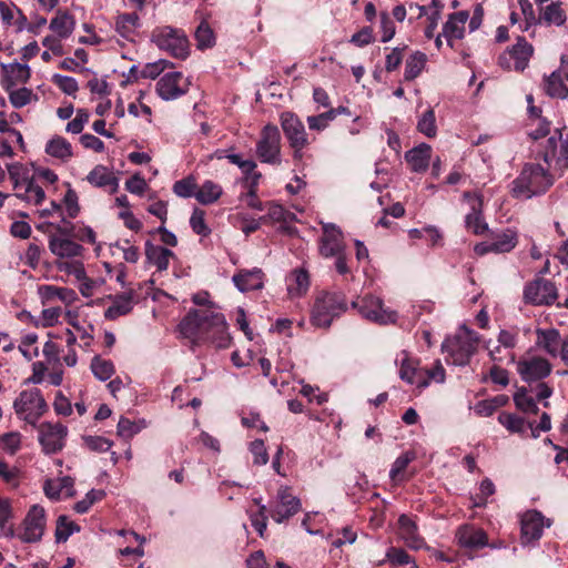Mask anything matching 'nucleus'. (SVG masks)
<instances>
[{"mask_svg":"<svg viewBox=\"0 0 568 568\" xmlns=\"http://www.w3.org/2000/svg\"><path fill=\"white\" fill-rule=\"evenodd\" d=\"M386 559L393 566H406L413 562V558L403 548L389 547L386 551Z\"/></svg>","mask_w":568,"mask_h":568,"instance_id":"obj_57","label":"nucleus"},{"mask_svg":"<svg viewBox=\"0 0 568 568\" xmlns=\"http://www.w3.org/2000/svg\"><path fill=\"white\" fill-rule=\"evenodd\" d=\"M194 38L200 50L212 48L215 44L214 32L205 20H202L196 27Z\"/></svg>","mask_w":568,"mask_h":568,"instance_id":"obj_46","label":"nucleus"},{"mask_svg":"<svg viewBox=\"0 0 568 568\" xmlns=\"http://www.w3.org/2000/svg\"><path fill=\"white\" fill-rule=\"evenodd\" d=\"M45 152L62 161H68L73 154L71 144L62 136L52 138L45 145Z\"/></svg>","mask_w":568,"mask_h":568,"instance_id":"obj_39","label":"nucleus"},{"mask_svg":"<svg viewBox=\"0 0 568 568\" xmlns=\"http://www.w3.org/2000/svg\"><path fill=\"white\" fill-rule=\"evenodd\" d=\"M557 286H525L524 300L535 306H550L558 298Z\"/></svg>","mask_w":568,"mask_h":568,"instance_id":"obj_24","label":"nucleus"},{"mask_svg":"<svg viewBox=\"0 0 568 568\" xmlns=\"http://www.w3.org/2000/svg\"><path fill=\"white\" fill-rule=\"evenodd\" d=\"M38 294L41 298L42 305L44 306L41 313L42 327H51L59 322L61 306L58 305V302L69 306L78 300V294L74 290L61 286H39ZM27 315L30 317L34 326L38 327L40 325L39 321L34 320L31 314L28 313Z\"/></svg>","mask_w":568,"mask_h":568,"instance_id":"obj_2","label":"nucleus"},{"mask_svg":"<svg viewBox=\"0 0 568 568\" xmlns=\"http://www.w3.org/2000/svg\"><path fill=\"white\" fill-rule=\"evenodd\" d=\"M145 255L150 264L156 266L159 271H164L169 266L173 252L169 248L146 243Z\"/></svg>","mask_w":568,"mask_h":568,"instance_id":"obj_33","label":"nucleus"},{"mask_svg":"<svg viewBox=\"0 0 568 568\" xmlns=\"http://www.w3.org/2000/svg\"><path fill=\"white\" fill-rule=\"evenodd\" d=\"M105 493L101 489H91L83 499L74 505V510L78 514H85L97 503L103 499Z\"/></svg>","mask_w":568,"mask_h":568,"instance_id":"obj_52","label":"nucleus"},{"mask_svg":"<svg viewBox=\"0 0 568 568\" xmlns=\"http://www.w3.org/2000/svg\"><path fill=\"white\" fill-rule=\"evenodd\" d=\"M432 156V148L426 143L409 150L405 159L414 172H425L428 169Z\"/></svg>","mask_w":568,"mask_h":568,"instance_id":"obj_27","label":"nucleus"},{"mask_svg":"<svg viewBox=\"0 0 568 568\" xmlns=\"http://www.w3.org/2000/svg\"><path fill=\"white\" fill-rule=\"evenodd\" d=\"M138 301L139 297L132 290L126 294L115 296L112 305H110L104 313L105 318L115 320L119 316L128 314L132 310L133 304L138 303Z\"/></svg>","mask_w":568,"mask_h":568,"instance_id":"obj_28","label":"nucleus"},{"mask_svg":"<svg viewBox=\"0 0 568 568\" xmlns=\"http://www.w3.org/2000/svg\"><path fill=\"white\" fill-rule=\"evenodd\" d=\"M17 415H23V419L36 425L39 418L47 412L48 405L38 388L23 390L13 403Z\"/></svg>","mask_w":568,"mask_h":568,"instance_id":"obj_7","label":"nucleus"},{"mask_svg":"<svg viewBox=\"0 0 568 568\" xmlns=\"http://www.w3.org/2000/svg\"><path fill=\"white\" fill-rule=\"evenodd\" d=\"M190 225L197 235L206 236L211 232L205 223V212L197 207L191 215Z\"/></svg>","mask_w":568,"mask_h":568,"instance_id":"obj_58","label":"nucleus"},{"mask_svg":"<svg viewBox=\"0 0 568 568\" xmlns=\"http://www.w3.org/2000/svg\"><path fill=\"white\" fill-rule=\"evenodd\" d=\"M210 316V323L206 331L207 342L217 348H227L231 344V337L227 333V325L222 313L213 310Z\"/></svg>","mask_w":568,"mask_h":568,"instance_id":"obj_21","label":"nucleus"},{"mask_svg":"<svg viewBox=\"0 0 568 568\" xmlns=\"http://www.w3.org/2000/svg\"><path fill=\"white\" fill-rule=\"evenodd\" d=\"M49 28L59 37L68 38L74 30V20L68 12L58 11Z\"/></svg>","mask_w":568,"mask_h":568,"instance_id":"obj_35","label":"nucleus"},{"mask_svg":"<svg viewBox=\"0 0 568 568\" xmlns=\"http://www.w3.org/2000/svg\"><path fill=\"white\" fill-rule=\"evenodd\" d=\"M554 184V176L540 164L527 163L513 181L511 193L517 199H531L547 192Z\"/></svg>","mask_w":568,"mask_h":568,"instance_id":"obj_1","label":"nucleus"},{"mask_svg":"<svg viewBox=\"0 0 568 568\" xmlns=\"http://www.w3.org/2000/svg\"><path fill=\"white\" fill-rule=\"evenodd\" d=\"M169 61L163 59L158 60L155 62L146 63L140 72L141 78L155 79L169 67Z\"/></svg>","mask_w":568,"mask_h":568,"instance_id":"obj_61","label":"nucleus"},{"mask_svg":"<svg viewBox=\"0 0 568 568\" xmlns=\"http://www.w3.org/2000/svg\"><path fill=\"white\" fill-rule=\"evenodd\" d=\"M21 445V435L17 432L6 433L0 436V447L9 452L11 455L16 454Z\"/></svg>","mask_w":568,"mask_h":568,"instance_id":"obj_59","label":"nucleus"},{"mask_svg":"<svg viewBox=\"0 0 568 568\" xmlns=\"http://www.w3.org/2000/svg\"><path fill=\"white\" fill-rule=\"evenodd\" d=\"M498 422L507 430L516 434H525L528 427V423L526 424L524 417L507 412H503L498 415Z\"/></svg>","mask_w":568,"mask_h":568,"instance_id":"obj_44","label":"nucleus"},{"mask_svg":"<svg viewBox=\"0 0 568 568\" xmlns=\"http://www.w3.org/2000/svg\"><path fill=\"white\" fill-rule=\"evenodd\" d=\"M196 190L197 185L192 176L176 181L173 185V192L180 197H195Z\"/></svg>","mask_w":568,"mask_h":568,"instance_id":"obj_53","label":"nucleus"},{"mask_svg":"<svg viewBox=\"0 0 568 568\" xmlns=\"http://www.w3.org/2000/svg\"><path fill=\"white\" fill-rule=\"evenodd\" d=\"M398 535L406 546L412 549H422L425 545L424 538L418 534L417 524L408 515H400L398 518Z\"/></svg>","mask_w":568,"mask_h":568,"instance_id":"obj_23","label":"nucleus"},{"mask_svg":"<svg viewBox=\"0 0 568 568\" xmlns=\"http://www.w3.org/2000/svg\"><path fill=\"white\" fill-rule=\"evenodd\" d=\"M455 538L459 547L469 551L483 549L488 546V535L479 527L473 524H464L458 527Z\"/></svg>","mask_w":568,"mask_h":568,"instance_id":"obj_16","label":"nucleus"},{"mask_svg":"<svg viewBox=\"0 0 568 568\" xmlns=\"http://www.w3.org/2000/svg\"><path fill=\"white\" fill-rule=\"evenodd\" d=\"M427 61V57L425 53L420 51L414 52L405 63V73L404 78L407 81H412L417 78L423 71Z\"/></svg>","mask_w":568,"mask_h":568,"instance_id":"obj_42","label":"nucleus"},{"mask_svg":"<svg viewBox=\"0 0 568 568\" xmlns=\"http://www.w3.org/2000/svg\"><path fill=\"white\" fill-rule=\"evenodd\" d=\"M23 531L18 537L28 544L41 540L45 527V511L39 505H33L27 513L23 521Z\"/></svg>","mask_w":568,"mask_h":568,"instance_id":"obj_10","label":"nucleus"},{"mask_svg":"<svg viewBox=\"0 0 568 568\" xmlns=\"http://www.w3.org/2000/svg\"><path fill=\"white\" fill-rule=\"evenodd\" d=\"M151 39L160 50L169 52L174 58L185 59L189 55V40L181 29L159 27L153 30Z\"/></svg>","mask_w":568,"mask_h":568,"instance_id":"obj_6","label":"nucleus"},{"mask_svg":"<svg viewBox=\"0 0 568 568\" xmlns=\"http://www.w3.org/2000/svg\"><path fill=\"white\" fill-rule=\"evenodd\" d=\"M479 335L475 331L466 327L460 328V333L447 337L442 344L443 352L447 354L448 364L456 366H466L478 349Z\"/></svg>","mask_w":568,"mask_h":568,"instance_id":"obj_3","label":"nucleus"},{"mask_svg":"<svg viewBox=\"0 0 568 568\" xmlns=\"http://www.w3.org/2000/svg\"><path fill=\"white\" fill-rule=\"evenodd\" d=\"M518 237L514 230L507 229L494 235L491 242L494 253H508L517 245Z\"/></svg>","mask_w":568,"mask_h":568,"instance_id":"obj_37","label":"nucleus"},{"mask_svg":"<svg viewBox=\"0 0 568 568\" xmlns=\"http://www.w3.org/2000/svg\"><path fill=\"white\" fill-rule=\"evenodd\" d=\"M347 310V303L344 295L322 291L315 298L312 313V325L321 328H328L334 318L338 317Z\"/></svg>","mask_w":568,"mask_h":568,"instance_id":"obj_4","label":"nucleus"},{"mask_svg":"<svg viewBox=\"0 0 568 568\" xmlns=\"http://www.w3.org/2000/svg\"><path fill=\"white\" fill-rule=\"evenodd\" d=\"M534 53V48L525 38L518 37L515 45L499 58L500 64L510 68L508 60H514V69L523 71L528 65L529 59Z\"/></svg>","mask_w":568,"mask_h":568,"instance_id":"obj_19","label":"nucleus"},{"mask_svg":"<svg viewBox=\"0 0 568 568\" xmlns=\"http://www.w3.org/2000/svg\"><path fill=\"white\" fill-rule=\"evenodd\" d=\"M415 458L416 454L412 450H407L395 459L389 470V478L394 484L398 485L412 478L413 474L407 475L406 469Z\"/></svg>","mask_w":568,"mask_h":568,"instance_id":"obj_30","label":"nucleus"},{"mask_svg":"<svg viewBox=\"0 0 568 568\" xmlns=\"http://www.w3.org/2000/svg\"><path fill=\"white\" fill-rule=\"evenodd\" d=\"M232 281L234 284H263L265 275L258 267L252 270H241L233 275Z\"/></svg>","mask_w":568,"mask_h":568,"instance_id":"obj_49","label":"nucleus"},{"mask_svg":"<svg viewBox=\"0 0 568 568\" xmlns=\"http://www.w3.org/2000/svg\"><path fill=\"white\" fill-rule=\"evenodd\" d=\"M277 499V503L270 510V516L278 524L290 519L301 510V500L293 496L288 488L280 489Z\"/></svg>","mask_w":568,"mask_h":568,"instance_id":"obj_17","label":"nucleus"},{"mask_svg":"<svg viewBox=\"0 0 568 568\" xmlns=\"http://www.w3.org/2000/svg\"><path fill=\"white\" fill-rule=\"evenodd\" d=\"M544 89L550 98L564 100L568 97V88L564 83L560 73L557 71H554L550 75L545 78Z\"/></svg>","mask_w":568,"mask_h":568,"instance_id":"obj_38","label":"nucleus"},{"mask_svg":"<svg viewBox=\"0 0 568 568\" xmlns=\"http://www.w3.org/2000/svg\"><path fill=\"white\" fill-rule=\"evenodd\" d=\"M345 252L343 233L333 223L323 224V235L320 240V253L324 257H334Z\"/></svg>","mask_w":568,"mask_h":568,"instance_id":"obj_18","label":"nucleus"},{"mask_svg":"<svg viewBox=\"0 0 568 568\" xmlns=\"http://www.w3.org/2000/svg\"><path fill=\"white\" fill-rule=\"evenodd\" d=\"M12 517V509L9 499L0 498V528L4 531L6 536L13 537L14 529L12 525L8 526L9 519Z\"/></svg>","mask_w":568,"mask_h":568,"instance_id":"obj_54","label":"nucleus"},{"mask_svg":"<svg viewBox=\"0 0 568 568\" xmlns=\"http://www.w3.org/2000/svg\"><path fill=\"white\" fill-rule=\"evenodd\" d=\"M10 103L16 108L20 109L31 102L33 93L28 88H20L18 90H8Z\"/></svg>","mask_w":568,"mask_h":568,"instance_id":"obj_56","label":"nucleus"},{"mask_svg":"<svg viewBox=\"0 0 568 568\" xmlns=\"http://www.w3.org/2000/svg\"><path fill=\"white\" fill-rule=\"evenodd\" d=\"M84 445L91 450L95 453H104L108 452L113 443L105 437L102 436H92L85 435L82 437Z\"/></svg>","mask_w":568,"mask_h":568,"instance_id":"obj_55","label":"nucleus"},{"mask_svg":"<svg viewBox=\"0 0 568 568\" xmlns=\"http://www.w3.org/2000/svg\"><path fill=\"white\" fill-rule=\"evenodd\" d=\"M210 316V323L206 331L207 342L217 348H227L231 344V337L227 333V325L222 313L213 310Z\"/></svg>","mask_w":568,"mask_h":568,"instance_id":"obj_20","label":"nucleus"},{"mask_svg":"<svg viewBox=\"0 0 568 568\" xmlns=\"http://www.w3.org/2000/svg\"><path fill=\"white\" fill-rule=\"evenodd\" d=\"M463 199L469 203L470 212L465 216V226L475 235L488 231V224L483 216V196L479 193L464 192Z\"/></svg>","mask_w":568,"mask_h":568,"instance_id":"obj_13","label":"nucleus"},{"mask_svg":"<svg viewBox=\"0 0 568 568\" xmlns=\"http://www.w3.org/2000/svg\"><path fill=\"white\" fill-rule=\"evenodd\" d=\"M352 308L357 310L364 318L378 324H394L398 318L397 312L384 308L382 300L372 295L357 297L352 302Z\"/></svg>","mask_w":568,"mask_h":568,"instance_id":"obj_8","label":"nucleus"},{"mask_svg":"<svg viewBox=\"0 0 568 568\" xmlns=\"http://www.w3.org/2000/svg\"><path fill=\"white\" fill-rule=\"evenodd\" d=\"M544 530V516L540 511H527L521 518V540L528 544L538 540Z\"/></svg>","mask_w":568,"mask_h":568,"instance_id":"obj_22","label":"nucleus"},{"mask_svg":"<svg viewBox=\"0 0 568 568\" xmlns=\"http://www.w3.org/2000/svg\"><path fill=\"white\" fill-rule=\"evenodd\" d=\"M566 13L561 9L560 4L557 2H552L548 6H546L542 9V12L539 17L540 23H545L547 26L555 24L557 27H560L565 24L566 22Z\"/></svg>","mask_w":568,"mask_h":568,"instance_id":"obj_41","label":"nucleus"},{"mask_svg":"<svg viewBox=\"0 0 568 568\" xmlns=\"http://www.w3.org/2000/svg\"><path fill=\"white\" fill-rule=\"evenodd\" d=\"M87 180L97 187L110 186V193H115L119 189L118 178L103 165H97Z\"/></svg>","mask_w":568,"mask_h":568,"instance_id":"obj_29","label":"nucleus"},{"mask_svg":"<svg viewBox=\"0 0 568 568\" xmlns=\"http://www.w3.org/2000/svg\"><path fill=\"white\" fill-rule=\"evenodd\" d=\"M2 69L7 73V78L2 81L6 90L12 89L18 82L26 83L30 78V68L27 64H3Z\"/></svg>","mask_w":568,"mask_h":568,"instance_id":"obj_31","label":"nucleus"},{"mask_svg":"<svg viewBox=\"0 0 568 568\" xmlns=\"http://www.w3.org/2000/svg\"><path fill=\"white\" fill-rule=\"evenodd\" d=\"M16 196L36 205L42 203L45 197L43 189L34 183L33 178L24 185L21 192H17Z\"/></svg>","mask_w":568,"mask_h":568,"instance_id":"obj_47","label":"nucleus"},{"mask_svg":"<svg viewBox=\"0 0 568 568\" xmlns=\"http://www.w3.org/2000/svg\"><path fill=\"white\" fill-rule=\"evenodd\" d=\"M187 90V80L178 71L164 74L156 82V92L165 101L175 100L185 94Z\"/></svg>","mask_w":568,"mask_h":568,"instance_id":"obj_14","label":"nucleus"},{"mask_svg":"<svg viewBox=\"0 0 568 568\" xmlns=\"http://www.w3.org/2000/svg\"><path fill=\"white\" fill-rule=\"evenodd\" d=\"M417 130L427 138H434L436 135V118L433 109H428L423 113L417 122Z\"/></svg>","mask_w":568,"mask_h":568,"instance_id":"obj_51","label":"nucleus"},{"mask_svg":"<svg viewBox=\"0 0 568 568\" xmlns=\"http://www.w3.org/2000/svg\"><path fill=\"white\" fill-rule=\"evenodd\" d=\"M50 251L59 257H75L80 256L83 247L69 237L51 235L49 239Z\"/></svg>","mask_w":568,"mask_h":568,"instance_id":"obj_25","label":"nucleus"},{"mask_svg":"<svg viewBox=\"0 0 568 568\" xmlns=\"http://www.w3.org/2000/svg\"><path fill=\"white\" fill-rule=\"evenodd\" d=\"M78 531H80V526L70 520L68 516L60 515L58 517L54 532L57 542H65L73 532Z\"/></svg>","mask_w":568,"mask_h":568,"instance_id":"obj_45","label":"nucleus"},{"mask_svg":"<svg viewBox=\"0 0 568 568\" xmlns=\"http://www.w3.org/2000/svg\"><path fill=\"white\" fill-rule=\"evenodd\" d=\"M223 193L222 186L217 183L206 180L197 187L195 199L203 205L216 202Z\"/></svg>","mask_w":568,"mask_h":568,"instance_id":"obj_34","label":"nucleus"},{"mask_svg":"<svg viewBox=\"0 0 568 568\" xmlns=\"http://www.w3.org/2000/svg\"><path fill=\"white\" fill-rule=\"evenodd\" d=\"M399 376L409 384L423 388L428 386V379H422L423 369L417 368L410 359H404L400 365Z\"/></svg>","mask_w":568,"mask_h":568,"instance_id":"obj_36","label":"nucleus"},{"mask_svg":"<svg viewBox=\"0 0 568 568\" xmlns=\"http://www.w3.org/2000/svg\"><path fill=\"white\" fill-rule=\"evenodd\" d=\"M250 452L253 455L254 465H265L268 462V454L262 439H255L250 444Z\"/></svg>","mask_w":568,"mask_h":568,"instance_id":"obj_63","label":"nucleus"},{"mask_svg":"<svg viewBox=\"0 0 568 568\" xmlns=\"http://www.w3.org/2000/svg\"><path fill=\"white\" fill-rule=\"evenodd\" d=\"M213 310H192L190 311L180 322L178 329L182 338L189 339L191 348L194 346L206 344L207 342V327L210 323V316Z\"/></svg>","mask_w":568,"mask_h":568,"instance_id":"obj_5","label":"nucleus"},{"mask_svg":"<svg viewBox=\"0 0 568 568\" xmlns=\"http://www.w3.org/2000/svg\"><path fill=\"white\" fill-rule=\"evenodd\" d=\"M537 345L544 348L549 355L557 356L559 346H561L560 334L558 329H541L536 331Z\"/></svg>","mask_w":568,"mask_h":568,"instance_id":"obj_32","label":"nucleus"},{"mask_svg":"<svg viewBox=\"0 0 568 568\" xmlns=\"http://www.w3.org/2000/svg\"><path fill=\"white\" fill-rule=\"evenodd\" d=\"M519 8L525 19L524 31H527L530 27L540 23L539 18L536 17L532 3L529 0H518Z\"/></svg>","mask_w":568,"mask_h":568,"instance_id":"obj_62","label":"nucleus"},{"mask_svg":"<svg viewBox=\"0 0 568 568\" xmlns=\"http://www.w3.org/2000/svg\"><path fill=\"white\" fill-rule=\"evenodd\" d=\"M90 114L84 109H78L75 118L67 124V132L79 134L82 132L85 123H88Z\"/></svg>","mask_w":568,"mask_h":568,"instance_id":"obj_64","label":"nucleus"},{"mask_svg":"<svg viewBox=\"0 0 568 568\" xmlns=\"http://www.w3.org/2000/svg\"><path fill=\"white\" fill-rule=\"evenodd\" d=\"M550 362L540 356L523 358L517 363V372L528 383L541 381L551 373Z\"/></svg>","mask_w":568,"mask_h":568,"instance_id":"obj_15","label":"nucleus"},{"mask_svg":"<svg viewBox=\"0 0 568 568\" xmlns=\"http://www.w3.org/2000/svg\"><path fill=\"white\" fill-rule=\"evenodd\" d=\"M509 400L507 395H497L493 398L480 400L476 405V412L480 416H491L497 408L505 406Z\"/></svg>","mask_w":568,"mask_h":568,"instance_id":"obj_48","label":"nucleus"},{"mask_svg":"<svg viewBox=\"0 0 568 568\" xmlns=\"http://www.w3.org/2000/svg\"><path fill=\"white\" fill-rule=\"evenodd\" d=\"M10 180L13 182V189L21 192L24 185L32 179L29 176L28 169L21 163H11L7 165Z\"/></svg>","mask_w":568,"mask_h":568,"instance_id":"obj_43","label":"nucleus"},{"mask_svg":"<svg viewBox=\"0 0 568 568\" xmlns=\"http://www.w3.org/2000/svg\"><path fill=\"white\" fill-rule=\"evenodd\" d=\"M91 371L100 381H106L114 374V365L109 359H103L99 355L94 356L91 362Z\"/></svg>","mask_w":568,"mask_h":568,"instance_id":"obj_50","label":"nucleus"},{"mask_svg":"<svg viewBox=\"0 0 568 568\" xmlns=\"http://www.w3.org/2000/svg\"><path fill=\"white\" fill-rule=\"evenodd\" d=\"M469 14L467 11H458L452 13L443 27V36L446 38L448 44L452 47V41L462 39L464 37L465 23Z\"/></svg>","mask_w":568,"mask_h":568,"instance_id":"obj_26","label":"nucleus"},{"mask_svg":"<svg viewBox=\"0 0 568 568\" xmlns=\"http://www.w3.org/2000/svg\"><path fill=\"white\" fill-rule=\"evenodd\" d=\"M280 122L290 146L311 144L304 123L295 113L290 111L281 113Z\"/></svg>","mask_w":568,"mask_h":568,"instance_id":"obj_12","label":"nucleus"},{"mask_svg":"<svg viewBox=\"0 0 568 568\" xmlns=\"http://www.w3.org/2000/svg\"><path fill=\"white\" fill-rule=\"evenodd\" d=\"M513 398L518 410L525 414H538L539 408L536 404V399L528 395V389L525 386L517 388Z\"/></svg>","mask_w":568,"mask_h":568,"instance_id":"obj_40","label":"nucleus"},{"mask_svg":"<svg viewBox=\"0 0 568 568\" xmlns=\"http://www.w3.org/2000/svg\"><path fill=\"white\" fill-rule=\"evenodd\" d=\"M256 154L261 162L273 165L281 164V134L274 124H266L256 143Z\"/></svg>","mask_w":568,"mask_h":568,"instance_id":"obj_9","label":"nucleus"},{"mask_svg":"<svg viewBox=\"0 0 568 568\" xmlns=\"http://www.w3.org/2000/svg\"><path fill=\"white\" fill-rule=\"evenodd\" d=\"M52 81L54 82L58 88L64 92L68 95H73L78 90L79 85L74 78L62 75V74H54L52 77Z\"/></svg>","mask_w":568,"mask_h":568,"instance_id":"obj_60","label":"nucleus"},{"mask_svg":"<svg viewBox=\"0 0 568 568\" xmlns=\"http://www.w3.org/2000/svg\"><path fill=\"white\" fill-rule=\"evenodd\" d=\"M68 435V428L58 423H42L39 426V442L42 446V450L48 454H57L64 447V439Z\"/></svg>","mask_w":568,"mask_h":568,"instance_id":"obj_11","label":"nucleus"}]
</instances>
